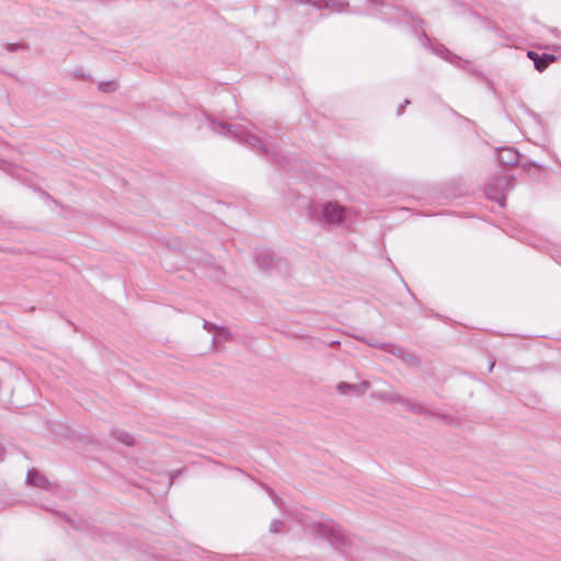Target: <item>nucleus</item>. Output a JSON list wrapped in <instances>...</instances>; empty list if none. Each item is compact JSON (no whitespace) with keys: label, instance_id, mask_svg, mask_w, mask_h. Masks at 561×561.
Segmentation results:
<instances>
[{"label":"nucleus","instance_id":"nucleus-6","mask_svg":"<svg viewBox=\"0 0 561 561\" xmlns=\"http://www.w3.org/2000/svg\"><path fill=\"white\" fill-rule=\"evenodd\" d=\"M232 335L228 328L220 327L211 339V347L215 351H219L224 343L231 341Z\"/></svg>","mask_w":561,"mask_h":561},{"label":"nucleus","instance_id":"nucleus-10","mask_svg":"<svg viewBox=\"0 0 561 561\" xmlns=\"http://www.w3.org/2000/svg\"><path fill=\"white\" fill-rule=\"evenodd\" d=\"M379 348L385 351V352L391 353V354H393L397 357H403L404 356V351L401 347H399L397 345H393V344H382V345L379 346Z\"/></svg>","mask_w":561,"mask_h":561},{"label":"nucleus","instance_id":"nucleus-12","mask_svg":"<svg viewBox=\"0 0 561 561\" xmlns=\"http://www.w3.org/2000/svg\"><path fill=\"white\" fill-rule=\"evenodd\" d=\"M115 436H116V438L118 440H121L122 443H124L126 445H133L134 444V438L128 433L117 432V433H115Z\"/></svg>","mask_w":561,"mask_h":561},{"label":"nucleus","instance_id":"nucleus-13","mask_svg":"<svg viewBox=\"0 0 561 561\" xmlns=\"http://www.w3.org/2000/svg\"><path fill=\"white\" fill-rule=\"evenodd\" d=\"M203 328L207 331V332H213L215 333L219 328L220 325H217L213 322H209V321H204L203 323Z\"/></svg>","mask_w":561,"mask_h":561},{"label":"nucleus","instance_id":"nucleus-5","mask_svg":"<svg viewBox=\"0 0 561 561\" xmlns=\"http://www.w3.org/2000/svg\"><path fill=\"white\" fill-rule=\"evenodd\" d=\"M26 483L44 490H50L53 488V483L36 469L28 470Z\"/></svg>","mask_w":561,"mask_h":561},{"label":"nucleus","instance_id":"nucleus-9","mask_svg":"<svg viewBox=\"0 0 561 561\" xmlns=\"http://www.w3.org/2000/svg\"><path fill=\"white\" fill-rule=\"evenodd\" d=\"M556 56L553 55H543V56H540L538 60H536V69L538 71H543L550 62H554L556 61Z\"/></svg>","mask_w":561,"mask_h":561},{"label":"nucleus","instance_id":"nucleus-4","mask_svg":"<svg viewBox=\"0 0 561 561\" xmlns=\"http://www.w3.org/2000/svg\"><path fill=\"white\" fill-rule=\"evenodd\" d=\"M370 388V382L367 380H364L359 383H348L345 381H341L336 385V391L340 394L346 396L350 393H353L355 396H362L368 391Z\"/></svg>","mask_w":561,"mask_h":561},{"label":"nucleus","instance_id":"nucleus-3","mask_svg":"<svg viewBox=\"0 0 561 561\" xmlns=\"http://www.w3.org/2000/svg\"><path fill=\"white\" fill-rule=\"evenodd\" d=\"M322 218L327 222H342L345 219V208L335 202H330L323 206Z\"/></svg>","mask_w":561,"mask_h":561},{"label":"nucleus","instance_id":"nucleus-16","mask_svg":"<svg viewBox=\"0 0 561 561\" xmlns=\"http://www.w3.org/2000/svg\"><path fill=\"white\" fill-rule=\"evenodd\" d=\"M368 344L374 346V347L379 348V346L382 345L383 343H377V342L369 341Z\"/></svg>","mask_w":561,"mask_h":561},{"label":"nucleus","instance_id":"nucleus-15","mask_svg":"<svg viewBox=\"0 0 561 561\" xmlns=\"http://www.w3.org/2000/svg\"><path fill=\"white\" fill-rule=\"evenodd\" d=\"M4 455H5V449L2 445H0V460H2L4 458Z\"/></svg>","mask_w":561,"mask_h":561},{"label":"nucleus","instance_id":"nucleus-8","mask_svg":"<svg viewBox=\"0 0 561 561\" xmlns=\"http://www.w3.org/2000/svg\"><path fill=\"white\" fill-rule=\"evenodd\" d=\"M374 397L377 398L378 400H381V401L388 402V403L402 404V402H403V397L397 392H378V393H375Z\"/></svg>","mask_w":561,"mask_h":561},{"label":"nucleus","instance_id":"nucleus-17","mask_svg":"<svg viewBox=\"0 0 561 561\" xmlns=\"http://www.w3.org/2000/svg\"><path fill=\"white\" fill-rule=\"evenodd\" d=\"M493 367H494V363H491V365H490V370H492V369H493Z\"/></svg>","mask_w":561,"mask_h":561},{"label":"nucleus","instance_id":"nucleus-14","mask_svg":"<svg viewBox=\"0 0 561 561\" xmlns=\"http://www.w3.org/2000/svg\"><path fill=\"white\" fill-rule=\"evenodd\" d=\"M527 56H528V58H530V59L534 61V64H535V65H536V60H538V59H539V57H540V56H539L537 53H535V51H528Z\"/></svg>","mask_w":561,"mask_h":561},{"label":"nucleus","instance_id":"nucleus-1","mask_svg":"<svg viewBox=\"0 0 561 561\" xmlns=\"http://www.w3.org/2000/svg\"><path fill=\"white\" fill-rule=\"evenodd\" d=\"M254 257L257 266L263 271L278 270L284 266V262L275 257L267 248H261L260 251L255 253Z\"/></svg>","mask_w":561,"mask_h":561},{"label":"nucleus","instance_id":"nucleus-7","mask_svg":"<svg viewBox=\"0 0 561 561\" xmlns=\"http://www.w3.org/2000/svg\"><path fill=\"white\" fill-rule=\"evenodd\" d=\"M407 410L416 414H428L430 411L422 403L403 398L402 404Z\"/></svg>","mask_w":561,"mask_h":561},{"label":"nucleus","instance_id":"nucleus-11","mask_svg":"<svg viewBox=\"0 0 561 561\" xmlns=\"http://www.w3.org/2000/svg\"><path fill=\"white\" fill-rule=\"evenodd\" d=\"M284 528V522L282 519H274L270 524V531L272 534H279Z\"/></svg>","mask_w":561,"mask_h":561},{"label":"nucleus","instance_id":"nucleus-2","mask_svg":"<svg viewBox=\"0 0 561 561\" xmlns=\"http://www.w3.org/2000/svg\"><path fill=\"white\" fill-rule=\"evenodd\" d=\"M322 535L336 550L345 551L348 538L343 530L340 528L324 526Z\"/></svg>","mask_w":561,"mask_h":561}]
</instances>
